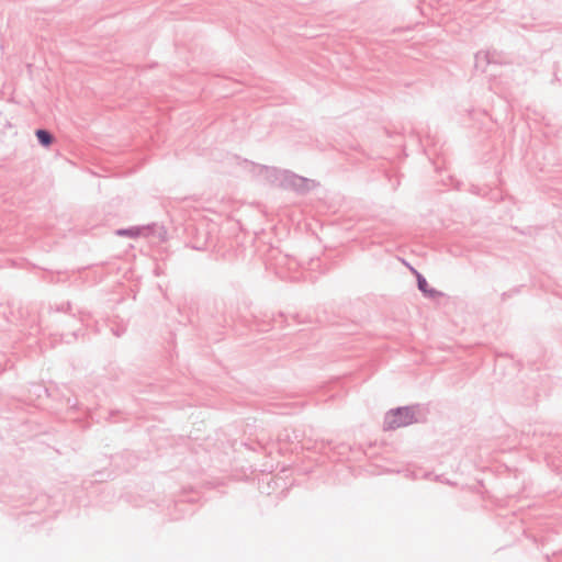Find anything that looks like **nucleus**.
Returning <instances> with one entry per match:
<instances>
[{
	"mask_svg": "<svg viewBox=\"0 0 562 562\" xmlns=\"http://www.w3.org/2000/svg\"><path fill=\"white\" fill-rule=\"evenodd\" d=\"M35 136L37 137V140H55L53 134L45 128L36 130Z\"/></svg>",
	"mask_w": 562,
	"mask_h": 562,
	"instance_id": "nucleus-9",
	"label": "nucleus"
},
{
	"mask_svg": "<svg viewBox=\"0 0 562 562\" xmlns=\"http://www.w3.org/2000/svg\"><path fill=\"white\" fill-rule=\"evenodd\" d=\"M43 147L49 148L53 143H40Z\"/></svg>",
	"mask_w": 562,
	"mask_h": 562,
	"instance_id": "nucleus-10",
	"label": "nucleus"
},
{
	"mask_svg": "<svg viewBox=\"0 0 562 562\" xmlns=\"http://www.w3.org/2000/svg\"><path fill=\"white\" fill-rule=\"evenodd\" d=\"M487 58V63L490 65H503L505 64L503 59V54L501 52H497L496 49H487V50H480V58Z\"/></svg>",
	"mask_w": 562,
	"mask_h": 562,
	"instance_id": "nucleus-6",
	"label": "nucleus"
},
{
	"mask_svg": "<svg viewBox=\"0 0 562 562\" xmlns=\"http://www.w3.org/2000/svg\"><path fill=\"white\" fill-rule=\"evenodd\" d=\"M302 437H303V435L300 430L289 429V428H284L278 435L279 441H282V442H295V441L300 442Z\"/></svg>",
	"mask_w": 562,
	"mask_h": 562,
	"instance_id": "nucleus-5",
	"label": "nucleus"
},
{
	"mask_svg": "<svg viewBox=\"0 0 562 562\" xmlns=\"http://www.w3.org/2000/svg\"><path fill=\"white\" fill-rule=\"evenodd\" d=\"M280 180L279 188L292 190L297 194H306L317 186L314 180L299 176L288 169H283Z\"/></svg>",
	"mask_w": 562,
	"mask_h": 562,
	"instance_id": "nucleus-3",
	"label": "nucleus"
},
{
	"mask_svg": "<svg viewBox=\"0 0 562 562\" xmlns=\"http://www.w3.org/2000/svg\"><path fill=\"white\" fill-rule=\"evenodd\" d=\"M417 406H401L389 411L384 417V429L394 430L417 423Z\"/></svg>",
	"mask_w": 562,
	"mask_h": 562,
	"instance_id": "nucleus-1",
	"label": "nucleus"
},
{
	"mask_svg": "<svg viewBox=\"0 0 562 562\" xmlns=\"http://www.w3.org/2000/svg\"><path fill=\"white\" fill-rule=\"evenodd\" d=\"M413 271L416 274L417 288L425 296L434 299L436 296L441 295V293L438 290L430 288L428 285L426 278L422 273L414 269Z\"/></svg>",
	"mask_w": 562,
	"mask_h": 562,
	"instance_id": "nucleus-4",
	"label": "nucleus"
},
{
	"mask_svg": "<svg viewBox=\"0 0 562 562\" xmlns=\"http://www.w3.org/2000/svg\"><path fill=\"white\" fill-rule=\"evenodd\" d=\"M155 227H157V226L154 224L151 226H146V227L120 228V229L116 231V235H119V236H127V237H131V238H135V237L140 235V232L143 229L150 231V229H153Z\"/></svg>",
	"mask_w": 562,
	"mask_h": 562,
	"instance_id": "nucleus-7",
	"label": "nucleus"
},
{
	"mask_svg": "<svg viewBox=\"0 0 562 562\" xmlns=\"http://www.w3.org/2000/svg\"><path fill=\"white\" fill-rule=\"evenodd\" d=\"M487 58H480V50L475 54V63L474 67L475 69L481 70L482 72H485L487 69V66L490 65L486 60Z\"/></svg>",
	"mask_w": 562,
	"mask_h": 562,
	"instance_id": "nucleus-8",
	"label": "nucleus"
},
{
	"mask_svg": "<svg viewBox=\"0 0 562 562\" xmlns=\"http://www.w3.org/2000/svg\"><path fill=\"white\" fill-rule=\"evenodd\" d=\"M245 169L260 183L270 184L273 187L280 186V178L282 177L283 169L277 167L256 164L254 161L244 160Z\"/></svg>",
	"mask_w": 562,
	"mask_h": 562,
	"instance_id": "nucleus-2",
	"label": "nucleus"
}]
</instances>
